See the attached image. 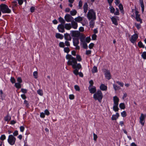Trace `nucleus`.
Returning <instances> with one entry per match:
<instances>
[{
  "mask_svg": "<svg viewBox=\"0 0 146 146\" xmlns=\"http://www.w3.org/2000/svg\"><path fill=\"white\" fill-rule=\"evenodd\" d=\"M97 71L98 70L97 67L96 66H94L92 70V73H94L97 72Z\"/></svg>",
  "mask_w": 146,
  "mask_h": 146,
  "instance_id": "nucleus-37",
  "label": "nucleus"
},
{
  "mask_svg": "<svg viewBox=\"0 0 146 146\" xmlns=\"http://www.w3.org/2000/svg\"><path fill=\"white\" fill-rule=\"evenodd\" d=\"M94 44L93 43H91L89 45V47L90 49H92L94 46Z\"/></svg>",
  "mask_w": 146,
  "mask_h": 146,
  "instance_id": "nucleus-58",
  "label": "nucleus"
},
{
  "mask_svg": "<svg viewBox=\"0 0 146 146\" xmlns=\"http://www.w3.org/2000/svg\"><path fill=\"white\" fill-rule=\"evenodd\" d=\"M74 98V96L73 94L70 95L69 96V98L71 100H73Z\"/></svg>",
  "mask_w": 146,
  "mask_h": 146,
  "instance_id": "nucleus-63",
  "label": "nucleus"
},
{
  "mask_svg": "<svg viewBox=\"0 0 146 146\" xmlns=\"http://www.w3.org/2000/svg\"><path fill=\"white\" fill-rule=\"evenodd\" d=\"M138 38V35L137 34L135 33V34L132 36L130 40V41L132 43H134L137 40Z\"/></svg>",
  "mask_w": 146,
  "mask_h": 146,
  "instance_id": "nucleus-8",
  "label": "nucleus"
},
{
  "mask_svg": "<svg viewBox=\"0 0 146 146\" xmlns=\"http://www.w3.org/2000/svg\"><path fill=\"white\" fill-rule=\"evenodd\" d=\"M73 43L74 46H76L78 45L79 43V39L77 38H73Z\"/></svg>",
  "mask_w": 146,
  "mask_h": 146,
  "instance_id": "nucleus-17",
  "label": "nucleus"
},
{
  "mask_svg": "<svg viewBox=\"0 0 146 146\" xmlns=\"http://www.w3.org/2000/svg\"><path fill=\"white\" fill-rule=\"evenodd\" d=\"M94 20H95L92 19L90 22V26L91 28H93L94 26L95 23L94 22Z\"/></svg>",
  "mask_w": 146,
  "mask_h": 146,
  "instance_id": "nucleus-31",
  "label": "nucleus"
},
{
  "mask_svg": "<svg viewBox=\"0 0 146 146\" xmlns=\"http://www.w3.org/2000/svg\"><path fill=\"white\" fill-rule=\"evenodd\" d=\"M100 89L102 91H106L107 89V87L104 84H102L100 86Z\"/></svg>",
  "mask_w": 146,
  "mask_h": 146,
  "instance_id": "nucleus-19",
  "label": "nucleus"
},
{
  "mask_svg": "<svg viewBox=\"0 0 146 146\" xmlns=\"http://www.w3.org/2000/svg\"><path fill=\"white\" fill-rule=\"evenodd\" d=\"M116 83L121 87H123V86L124 84L123 83H121L119 81H117Z\"/></svg>",
  "mask_w": 146,
  "mask_h": 146,
  "instance_id": "nucleus-62",
  "label": "nucleus"
},
{
  "mask_svg": "<svg viewBox=\"0 0 146 146\" xmlns=\"http://www.w3.org/2000/svg\"><path fill=\"white\" fill-rule=\"evenodd\" d=\"M72 67L74 69L79 70L82 68V66L80 64H77V62L76 64L73 65Z\"/></svg>",
  "mask_w": 146,
  "mask_h": 146,
  "instance_id": "nucleus-13",
  "label": "nucleus"
},
{
  "mask_svg": "<svg viewBox=\"0 0 146 146\" xmlns=\"http://www.w3.org/2000/svg\"><path fill=\"white\" fill-rule=\"evenodd\" d=\"M88 6L87 3H85L83 6V9L84 12L85 13H86L88 10Z\"/></svg>",
  "mask_w": 146,
  "mask_h": 146,
  "instance_id": "nucleus-21",
  "label": "nucleus"
},
{
  "mask_svg": "<svg viewBox=\"0 0 146 146\" xmlns=\"http://www.w3.org/2000/svg\"><path fill=\"white\" fill-rule=\"evenodd\" d=\"M35 8L34 7H31L30 9V11L31 13H33L35 11Z\"/></svg>",
  "mask_w": 146,
  "mask_h": 146,
  "instance_id": "nucleus-51",
  "label": "nucleus"
},
{
  "mask_svg": "<svg viewBox=\"0 0 146 146\" xmlns=\"http://www.w3.org/2000/svg\"><path fill=\"white\" fill-rule=\"evenodd\" d=\"M76 58V60H77L78 61L80 62L82 60V58L79 55H77Z\"/></svg>",
  "mask_w": 146,
  "mask_h": 146,
  "instance_id": "nucleus-46",
  "label": "nucleus"
},
{
  "mask_svg": "<svg viewBox=\"0 0 146 146\" xmlns=\"http://www.w3.org/2000/svg\"><path fill=\"white\" fill-rule=\"evenodd\" d=\"M119 116V114L118 113H116L115 115H113L111 117L112 120H116Z\"/></svg>",
  "mask_w": 146,
  "mask_h": 146,
  "instance_id": "nucleus-22",
  "label": "nucleus"
},
{
  "mask_svg": "<svg viewBox=\"0 0 146 146\" xmlns=\"http://www.w3.org/2000/svg\"><path fill=\"white\" fill-rule=\"evenodd\" d=\"M97 36L95 34H94L92 35V38L93 40H96Z\"/></svg>",
  "mask_w": 146,
  "mask_h": 146,
  "instance_id": "nucleus-54",
  "label": "nucleus"
},
{
  "mask_svg": "<svg viewBox=\"0 0 146 146\" xmlns=\"http://www.w3.org/2000/svg\"><path fill=\"white\" fill-rule=\"evenodd\" d=\"M75 89L76 90L78 91H80V88L77 85H76L74 86Z\"/></svg>",
  "mask_w": 146,
  "mask_h": 146,
  "instance_id": "nucleus-45",
  "label": "nucleus"
},
{
  "mask_svg": "<svg viewBox=\"0 0 146 146\" xmlns=\"http://www.w3.org/2000/svg\"><path fill=\"white\" fill-rule=\"evenodd\" d=\"M145 117V115L141 113V116L140 117V122L141 124L143 125L144 123Z\"/></svg>",
  "mask_w": 146,
  "mask_h": 146,
  "instance_id": "nucleus-11",
  "label": "nucleus"
},
{
  "mask_svg": "<svg viewBox=\"0 0 146 146\" xmlns=\"http://www.w3.org/2000/svg\"><path fill=\"white\" fill-rule=\"evenodd\" d=\"M64 50L65 52L68 53L70 51V50L69 48L68 47H64Z\"/></svg>",
  "mask_w": 146,
  "mask_h": 146,
  "instance_id": "nucleus-40",
  "label": "nucleus"
},
{
  "mask_svg": "<svg viewBox=\"0 0 146 146\" xmlns=\"http://www.w3.org/2000/svg\"><path fill=\"white\" fill-rule=\"evenodd\" d=\"M113 105H118L119 100V98L116 96L113 97Z\"/></svg>",
  "mask_w": 146,
  "mask_h": 146,
  "instance_id": "nucleus-15",
  "label": "nucleus"
},
{
  "mask_svg": "<svg viewBox=\"0 0 146 146\" xmlns=\"http://www.w3.org/2000/svg\"><path fill=\"white\" fill-rule=\"evenodd\" d=\"M113 88L115 91H116L120 89L119 86H117V85L114 84H113Z\"/></svg>",
  "mask_w": 146,
  "mask_h": 146,
  "instance_id": "nucleus-38",
  "label": "nucleus"
},
{
  "mask_svg": "<svg viewBox=\"0 0 146 146\" xmlns=\"http://www.w3.org/2000/svg\"><path fill=\"white\" fill-rule=\"evenodd\" d=\"M141 56L143 59H146V52H144L142 53Z\"/></svg>",
  "mask_w": 146,
  "mask_h": 146,
  "instance_id": "nucleus-39",
  "label": "nucleus"
},
{
  "mask_svg": "<svg viewBox=\"0 0 146 146\" xmlns=\"http://www.w3.org/2000/svg\"><path fill=\"white\" fill-rule=\"evenodd\" d=\"M44 113L46 115H49L50 113H49V111L48 110H46L44 111Z\"/></svg>",
  "mask_w": 146,
  "mask_h": 146,
  "instance_id": "nucleus-61",
  "label": "nucleus"
},
{
  "mask_svg": "<svg viewBox=\"0 0 146 146\" xmlns=\"http://www.w3.org/2000/svg\"><path fill=\"white\" fill-rule=\"evenodd\" d=\"M70 14L72 16H74L77 13V11L76 10L74 9L72 11H70Z\"/></svg>",
  "mask_w": 146,
  "mask_h": 146,
  "instance_id": "nucleus-32",
  "label": "nucleus"
},
{
  "mask_svg": "<svg viewBox=\"0 0 146 146\" xmlns=\"http://www.w3.org/2000/svg\"><path fill=\"white\" fill-rule=\"evenodd\" d=\"M16 141V138L12 135H10L9 136L8 139V143L11 145L15 144Z\"/></svg>",
  "mask_w": 146,
  "mask_h": 146,
  "instance_id": "nucleus-5",
  "label": "nucleus"
},
{
  "mask_svg": "<svg viewBox=\"0 0 146 146\" xmlns=\"http://www.w3.org/2000/svg\"><path fill=\"white\" fill-rule=\"evenodd\" d=\"M65 28L67 30H70L72 28L71 25L70 23H66L65 25Z\"/></svg>",
  "mask_w": 146,
  "mask_h": 146,
  "instance_id": "nucleus-23",
  "label": "nucleus"
},
{
  "mask_svg": "<svg viewBox=\"0 0 146 146\" xmlns=\"http://www.w3.org/2000/svg\"><path fill=\"white\" fill-rule=\"evenodd\" d=\"M139 2L141 4V7L142 11V13H143L144 11V6L143 4V0H139Z\"/></svg>",
  "mask_w": 146,
  "mask_h": 146,
  "instance_id": "nucleus-24",
  "label": "nucleus"
},
{
  "mask_svg": "<svg viewBox=\"0 0 146 146\" xmlns=\"http://www.w3.org/2000/svg\"><path fill=\"white\" fill-rule=\"evenodd\" d=\"M66 58L68 60L67 62V64L69 66H72L73 64H76L77 63V60L76 58L73 57L71 55L68 54L66 56Z\"/></svg>",
  "mask_w": 146,
  "mask_h": 146,
  "instance_id": "nucleus-1",
  "label": "nucleus"
},
{
  "mask_svg": "<svg viewBox=\"0 0 146 146\" xmlns=\"http://www.w3.org/2000/svg\"><path fill=\"white\" fill-rule=\"evenodd\" d=\"M91 38L90 37H87L86 38V41L88 42L89 43L90 41Z\"/></svg>",
  "mask_w": 146,
  "mask_h": 146,
  "instance_id": "nucleus-57",
  "label": "nucleus"
},
{
  "mask_svg": "<svg viewBox=\"0 0 146 146\" xmlns=\"http://www.w3.org/2000/svg\"><path fill=\"white\" fill-rule=\"evenodd\" d=\"M17 81L18 83H21L22 82V80L21 77H18L17 78Z\"/></svg>",
  "mask_w": 146,
  "mask_h": 146,
  "instance_id": "nucleus-55",
  "label": "nucleus"
},
{
  "mask_svg": "<svg viewBox=\"0 0 146 146\" xmlns=\"http://www.w3.org/2000/svg\"><path fill=\"white\" fill-rule=\"evenodd\" d=\"M15 86L18 89H20L21 88V85L20 83H15Z\"/></svg>",
  "mask_w": 146,
  "mask_h": 146,
  "instance_id": "nucleus-33",
  "label": "nucleus"
},
{
  "mask_svg": "<svg viewBox=\"0 0 146 146\" xmlns=\"http://www.w3.org/2000/svg\"><path fill=\"white\" fill-rule=\"evenodd\" d=\"M138 45L139 47L140 48H144L145 47V46L144 45H143L141 41H139L138 42Z\"/></svg>",
  "mask_w": 146,
  "mask_h": 146,
  "instance_id": "nucleus-34",
  "label": "nucleus"
},
{
  "mask_svg": "<svg viewBox=\"0 0 146 146\" xmlns=\"http://www.w3.org/2000/svg\"><path fill=\"white\" fill-rule=\"evenodd\" d=\"M120 108L121 109H124L125 108V106L124 103H121L119 105Z\"/></svg>",
  "mask_w": 146,
  "mask_h": 146,
  "instance_id": "nucleus-35",
  "label": "nucleus"
},
{
  "mask_svg": "<svg viewBox=\"0 0 146 146\" xmlns=\"http://www.w3.org/2000/svg\"><path fill=\"white\" fill-rule=\"evenodd\" d=\"M58 20L59 22L61 23V24L64 25L65 23V20L61 17L59 18Z\"/></svg>",
  "mask_w": 146,
  "mask_h": 146,
  "instance_id": "nucleus-26",
  "label": "nucleus"
},
{
  "mask_svg": "<svg viewBox=\"0 0 146 146\" xmlns=\"http://www.w3.org/2000/svg\"><path fill=\"white\" fill-rule=\"evenodd\" d=\"M38 72L37 71H35L33 73V75L35 78H37Z\"/></svg>",
  "mask_w": 146,
  "mask_h": 146,
  "instance_id": "nucleus-47",
  "label": "nucleus"
},
{
  "mask_svg": "<svg viewBox=\"0 0 146 146\" xmlns=\"http://www.w3.org/2000/svg\"><path fill=\"white\" fill-rule=\"evenodd\" d=\"M82 2L81 0H80L79 2V6L80 8L82 7Z\"/></svg>",
  "mask_w": 146,
  "mask_h": 146,
  "instance_id": "nucleus-64",
  "label": "nucleus"
},
{
  "mask_svg": "<svg viewBox=\"0 0 146 146\" xmlns=\"http://www.w3.org/2000/svg\"><path fill=\"white\" fill-rule=\"evenodd\" d=\"M139 12L136 10L135 13L136 15L135 19L137 21L140 22V23H142V22L141 19L140 18V15L138 14Z\"/></svg>",
  "mask_w": 146,
  "mask_h": 146,
  "instance_id": "nucleus-10",
  "label": "nucleus"
},
{
  "mask_svg": "<svg viewBox=\"0 0 146 146\" xmlns=\"http://www.w3.org/2000/svg\"><path fill=\"white\" fill-rule=\"evenodd\" d=\"M65 45L66 46H70V44L69 42L68 41V40L66 41L65 42Z\"/></svg>",
  "mask_w": 146,
  "mask_h": 146,
  "instance_id": "nucleus-56",
  "label": "nucleus"
},
{
  "mask_svg": "<svg viewBox=\"0 0 146 146\" xmlns=\"http://www.w3.org/2000/svg\"><path fill=\"white\" fill-rule=\"evenodd\" d=\"M11 119V117L9 116L8 113L7 115L4 117V120L6 121H9Z\"/></svg>",
  "mask_w": 146,
  "mask_h": 146,
  "instance_id": "nucleus-29",
  "label": "nucleus"
},
{
  "mask_svg": "<svg viewBox=\"0 0 146 146\" xmlns=\"http://www.w3.org/2000/svg\"><path fill=\"white\" fill-rule=\"evenodd\" d=\"M83 48L84 49H87L88 48V47L87 44L85 42L83 43Z\"/></svg>",
  "mask_w": 146,
  "mask_h": 146,
  "instance_id": "nucleus-43",
  "label": "nucleus"
},
{
  "mask_svg": "<svg viewBox=\"0 0 146 146\" xmlns=\"http://www.w3.org/2000/svg\"><path fill=\"white\" fill-rule=\"evenodd\" d=\"M64 18L65 20L68 22H71L74 20L73 18L70 15L67 14L65 16Z\"/></svg>",
  "mask_w": 146,
  "mask_h": 146,
  "instance_id": "nucleus-6",
  "label": "nucleus"
},
{
  "mask_svg": "<svg viewBox=\"0 0 146 146\" xmlns=\"http://www.w3.org/2000/svg\"><path fill=\"white\" fill-rule=\"evenodd\" d=\"M6 139V137L4 135H1V136L0 137V139L2 141H3L5 139Z\"/></svg>",
  "mask_w": 146,
  "mask_h": 146,
  "instance_id": "nucleus-52",
  "label": "nucleus"
},
{
  "mask_svg": "<svg viewBox=\"0 0 146 146\" xmlns=\"http://www.w3.org/2000/svg\"><path fill=\"white\" fill-rule=\"evenodd\" d=\"M0 9L1 11L3 13H10L11 12V10L9 8L8 6L5 4H1Z\"/></svg>",
  "mask_w": 146,
  "mask_h": 146,
  "instance_id": "nucleus-4",
  "label": "nucleus"
},
{
  "mask_svg": "<svg viewBox=\"0 0 146 146\" xmlns=\"http://www.w3.org/2000/svg\"><path fill=\"white\" fill-rule=\"evenodd\" d=\"M116 11L114 13V15H119V10L117 8H116Z\"/></svg>",
  "mask_w": 146,
  "mask_h": 146,
  "instance_id": "nucleus-50",
  "label": "nucleus"
},
{
  "mask_svg": "<svg viewBox=\"0 0 146 146\" xmlns=\"http://www.w3.org/2000/svg\"><path fill=\"white\" fill-rule=\"evenodd\" d=\"M65 39L67 40H71L72 38L70 35L68 33H66L64 34Z\"/></svg>",
  "mask_w": 146,
  "mask_h": 146,
  "instance_id": "nucleus-16",
  "label": "nucleus"
},
{
  "mask_svg": "<svg viewBox=\"0 0 146 146\" xmlns=\"http://www.w3.org/2000/svg\"><path fill=\"white\" fill-rule=\"evenodd\" d=\"M10 81L11 82L13 83H14L15 82V80L13 77H11V78Z\"/></svg>",
  "mask_w": 146,
  "mask_h": 146,
  "instance_id": "nucleus-49",
  "label": "nucleus"
},
{
  "mask_svg": "<svg viewBox=\"0 0 146 146\" xmlns=\"http://www.w3.org/2000/svg\"><path fill=\"white\" fill-rule=\"evenodd\" d=\"M78 70L77 69H75L73 71V73L76 75H77L79 74Z\"/></svg>",
  "mask_w": 146,
  "mask_h": 146,
  "instance_id": "nucleus-48",
  "label": "nucleus"
},
{
  "mask_svg": "<svg viewBox=\"0 0 146 146\" xmlns=\"http://www.w3.org/2000/svg\"><path fill=\"white\" fill-rule=\"evenodd\" d=\"M90 87H88V89L90 92L91 94H94L96 92V87L95 86H94L92 88H90Z\"/></svg>",
  "mask_w": 146,
  "mask_h": 146,
  "instance_id": "nucleus-18",
  "label": "nucleus"
},
{
  "mask_svg": "<svg viewBox=\"0 0 146 146\" xmlns=\"http://www.w3.org/2000/svg\"><path fill=\"white\" fill-rule=\"evenodd\" d=\"M121 115L123 117H125L127 116V114L125 111H123L121 113Z\"/></svg>",
  "mask_w": 146,
  "mask_h": 146,
  "instance_id": "nucleus-44",
  "label": "nucleus"
},
{
  "mask_svg": "<svg viewBox=\"0 0 146 146\" xmlns=\"http://www.w3.org/2000/svg\"><path fill=\"white\" fill-rule=\"evenodd\" d=\"M93 136H94V139L95 141H96L97 140V139L98 138L97 136L96 135L95 133H93Z\"/></svg>",
  "mask_w": 146,
  "mask_h": 146,
  "instance_id": "nucleus-60",
  "label": "nucleus"
},
{
  "mask_svg": "<svg viewBox=\"0 0 146 146\" xmlns=\"http://www.w3.org/2000/svg\"><path fill=\"white\" fill-rule=\"evenodd\" d=\"M72 37H78L80 35V33L78 31H71Z\"/></svg>",
  "mask_w": 146,
  "mask_h": 146,
  "instance_id": "nucleus-7",
  "label": "nucleus"
},
{
  "mask_svg": "<svg viewBox=\"0 0 146 146\" xmlns=\"http://www.w3.org/2000/svg\"><path fill=\"white\" fill-rule=\"evenodd\" d=\"M24 104H26V107L27 108H28L29 104L28 102L27 101L25 100V101H24Z\"/></svg>",
  "mask_w": 146,
  "mask_h": 146,
  "instance_id": "nucleus-59",
  "label": "nucleus"
},
{
  "mask_svg": "<svg viewBox=\"0 0 146 146\" xmlns=\"http://www.w3.org/2000/svg\"><path fill=\"white\" fill-rule=\"evenodd\" d=\"M71 25L72 27L73 28L75 29H76L78 27V24L77 23L74 21V19L71 22Z\"/></svg>",
  "mask_w": 146,
  "mask_h": 146,
  "instance_id": "nucleus-14",
  "label": "nucleus"
},
{
  "mask_svg": "<svg viewBox=\"0 0 146 146\" xmlns=\"http://www.w3.org/2000/svg\"><path fill=\"white\" fill-rule=\"evenodd\" d=\"M109 8L110 9V12L111 13H114L115 11V9L111 5V6H110Z\"/></svg>",
  "mask_w": 146,
  "mask_h": 146,
  "instance_id": "nucleus-36",
  "label": "nucleus"
},
{
  "mask_svg": "<svg viewBox=\"0 0 146 146\" xmlns=\"http://www.w3.org/2000/svg\"><path fill=\"white\" fill-rule=\"evenodd\" d=\"M111 19L113 24L115 25H118V23L116 19L114 17H112L111 18Z\"/></svg>",
  "mask_w": 146,
  "mask_h": 146,
  "instance_id": "nucleus-20",
  "label": "nucleus"
},
{
  "mask_svg": "<svg viewBox=\"0 0 146 146\" xmlns=\"http://www.w3.org/2000/svg\"><path fill=\"white\" fill-rule=\"evenodd\" d=\"M118 105H113V110L115 112L118 111L119 109L118 107Z\"/></svg>",
  "mask_w": 146,
  "mask_h": 146,
  "instance_id": "nucleus-28",
  "label": "nucleus"
},
{
  "mask_svg": "<svg viewBox=\"0 0 146 146\" xmlns=\"http://www.w3.org/2000/svg\"><path fill=\"white\" fill-rule=\"evenodd\" d=\"M103 96L102 92L99 90L94 94L93 98L96 100H98L100 102H101Z\"/></svg>",
  "mask_w": 146,
  "mask_h": 146,
  "instance_id": "nucleus-2",
  "label": "nucleus"
},
{
  "mask_svg": "<svg viewBox=\"0 0 146 146\" xmlns=\"http://www.w3.org/2000/svg\"><path fill=\"white\" fill-rule=\"evenodd\" d=\"M119 9L121 11V13H122L124 14V11L123 10V5H122V4L121 3H120V4H119Z\"/></svg>",
  "mask_w": 146,
  "mask_h": 146,
  "instance_id": "nucleus-30",
  "label": "nucleus"
},
{
  "mask_svg": "<svg viewBox=\"0 0 146 146\" xmlns=\"http://www.w3.org/2000/svg\"><path fill=\"white\" fill-rule=\"evenodd\" d=\"M59 46L60 47L64 48L65 46L64 43L63 42H60L59 43Z\"/></svg>",
  "mask_w": 146,
  "mask_h": 146,
  "instance_id": "nucleus-42",
  "label": "nucleus"
},
{
  "mask_svg": "<svg viewBox=\"0 0 146 146\" xmlns=\"http://www.w3.org/2000/svg\"><path fill=\"white\" fill-rule=\"evenodd\" d=\"M75 21L77 22H80L82 21L83 19L82 17L78 16L74 19Z\"/></svg>",
  "mask_w": 146,
  "mask_h": 146,
  "instance_id": "nucleus-27",
  "label": "nucleus"
},
{
  "mask_svg": "<svg viewBox=\"0 0 146 146\" xmlns=\"http://www.w3.org/2000/svg\"><path fill=\"white\" fill-rule=\"evenodd\" d=\"M56 37L57 38L62 39L63 38V36L62 35L60 34V33H57L56 34Z\"/></svg>",
  "mask_w": 146,
  "mask_h": 146,
  "instance_id": "nucleus-25",
  "label": "nucleus"
},
{
  "mask_svg": "<svg viewBox=\"0 0 146 146\" xmlns=\"http://www.w3.org/2000/svg\"><path fill=\"white\" fill-rule=\"evenodd\" d=\"M89 83L90 84V85L89 87H91L93 86V84H94V82L92 80H90L89 81Z\"/></svg>",
  "mask_w": 146,
  "mask_h": 146,
  "instance_id": "nucleus-53",
  "label": "nucleus"
},
{
  "mask_svg": "<svg viewBox=\"0 0 146 146\" xmlns=\"http://www.w3.org/2000/svg\"><path fill=\"white\" fill-rule=\"evenodd\" d=\"M37 93L40 95V96H42L43 95V92L42 90L40 89H39L37 91Z\"/></svg>",
  "mask_w": 146,
  "mask_h": 146,
  "instance_id": "nucleus-41",
  "label": "nucleus"
},
{
  "mask_svg": "<svg viewBox=\"0 0 146 146\" xmlns=\"http://www.w3.org/2000/svg\"><path fill=\"white\" fill-rule=\"evenodd\" d=\"M87 16L88 19L89 20H96V13L92 9L89 10L87 14Z\"/></svg>",
  "mask_w": 146,
  "mask_h": 146,
  "instance_id": "nucleus-3",
  "label": "nucleus"
},
{
  "mask_svg": "<svg viewBox=\"0 0 146 146\" xmlns=\"http://www.w3.org/2000/svg\"><path fill=\"white\" fill-rule=\"evenodd\" d=\"M105 74V77L107 79L110 80L111 78V76L109 70H106Z\"/></svg>",
  "mask_w": 146,
  "mask_h": 146,
  "instance_id": "nucleus-12",
  "label": "nucleus"
},
{
  "mask_svg": "<svg viewBox=\"0 0 146 146\" xmlns=\"http://www.w3.org/2000/svg\"><path fill=\"white\" fill-rule=\"evenodd\" d=\"M64 26L63 24H60L57 27L59 31L61 33L64 32Z\"/></svg>",
  "mask_w": 146,
  "mask_h": 146,
  "instance_id": "nucleus-9",
  "label": "nucleus"
}]
</instances>
